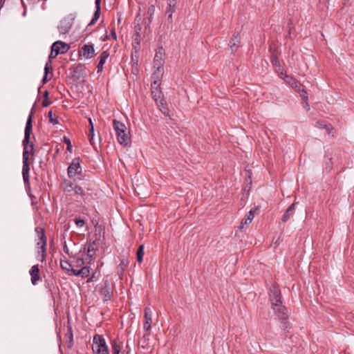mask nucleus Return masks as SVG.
<instances>
[{
	"label": "nucleus",
	"instance_id": "1",
	"mask_svg": "<svg viewBox=\"0 0 354 354\" xmlns=\"http://www.w3.org/2000/svg\"><path fill=\"white\" fill-rule=\"evenodd\" d=\"M32 111H31L30 115L28 117L25 127L24 138L22 141L24 147L22 176L24 182L26 185H30V166L28 162L29 155L30 154L32 156H33L35 154V145L32 142H30V134L32 130Z\"/></svg>",
	"mask_w": 354,
	"mask_h": 354
},
{
	"label": "nucleus",
	"instance_id": "2",
	"mask_svg": "<svg viewBox=\"0 0 354 354\" xmlns=\"http://www.w3.org/2000/svg\"><path fill=\"white\" fill-rule=\"evenodd\" d=\"M269 301L274 315H276L281 322L283 330H286L289 327L287 321L288 319V313L287 308L283 304L281 290L279 287L272 286L270 288Z\"/></svg>",
	"mask_w": 354,
	"mask_h": 354
},
{
	"label": "nucleus",
	"instance_id": "3",
	"mask_svg": "<svg viewBox=\"0 0 354 354\" xmlns=\"http://www.w3.org/2000/svg\"><path fill=\"white\" fill-rule=\"evenodd\" d=\"M269 301L274 315H276L281 322L283 330H286L289 327L287 321L288 319V313L287 308L283 304L281 290L279 287L272 286L270 288Z\"/></svg>",
	"mask_w": 354,
	"mask_h": 354
},
{
	"label": "nucleus",
	"instance_id": "4",
	"mask_svg": "<svg viewBox=\"0 0 354 354\" xmlns=\"http://www.w3.org/2000/svg\"><path fill=\"white\" fill-rule=\"evenodd\" d=\"M112 123L118 142L124 146L128 145L131 142V136L125 124L116 119H113Z\"/></svg>",
	"mask_w": 354,
	"mask_h": 354
},
{
	"label": "nucleus",
	"instance_id": "5",
	"mask_svg": "<svg viewBox=\"0 0 354 354\" xmlns=\"http://www.w3.org/2000/svg\"><path fill=\"white\" fill-rule=\"evenodd\" d=\"M92 350L93 354H109L108 346L102 335L98 334L94 335Z\"/></svg>",
	"mask_w": 354,
	"mask_h": 354
},
{
	"label": "nucleus",
	"instance_id": "6",
	"mask_svg": "<svg viewBox=\"0 0 354 354\" xmlns=\"http://www.w3.org/2000/svg\"><path fill=\"white\" fill-rule=\"evenodd\" d=\"M73 191L75 194L80 195L84 201H89L92 198L93 189L90 183H83L81 185H75Z\"/></svg>",
	"mask_w": 354,
	"mask_h": 354
},
{
	"label": "nucleus",
	"instance_id": "7",
	"mask_svg": "<svg viewBox=\"0 0 354 354\" xmlns=\"http://www.w3.org/2000/svg\"><path fill=\"white\" fill-rule=\"evenodd\" d=\"M98 250L96 241H94L93 242H89L87 245H84L80 252H82L84 254L86 255L85 260L87 263H90L91 261L94 260L96 256V252Z\"/></svg>",
	"mask_w": 354,
	"mask_h": 354
},
{
	"label": "nucleus",
	"instance_id": "8",
	"mask_svg": "<svg viewBox=\"0 0 354 354\" xmlns=\"http://www.w3.org/2000/svg\"><path fill=\"white\" fill-rule=\"evenodd\" d=\"M113 284L108 279H104L103 285L100 289V294L102 297L104 302L111 299L113 297Z\"/></svg>",
	"mask_w": 354,
	"mask_h": 354
},
{
	"label": "nucleus",
	"instance_id": "9",
	"mask_svg": "<svg viewBox=\"0 0 354 354\" xmlns=\"http://www.w3.org/2000/svg\"><path fill=\"white\" fill-rule=\"evenodd\" d=\"M35 232L38 234V238L39 241L37 243V245L40 246L41 252V261L43 262L46 258V243L47 239L45 235L44 230L41 227H37L35 228Z\"/></svg>",
	"mask_w": 354,
	"mask_h": 354
},
{
	"label": "nucleus",
	"instance_id": "10",
	"mask_svg": "<svg viewBox=\"0 0 354 354\" xmlns=\"http://www.w3.org/2000/svg\"><path fill=\"white\" fill-rule=\"evenodd\" d=\"M80 163L81 159L80 158H75L73 159L67 169V174L69 178H73L75 175L81 174L82 167L80 166Z\"/></svg>",
	"mask_w": 354,
	"mask_h": 354
},
{
	"label": "nucleus",
	"instance_id": "11",
	"mask_svg": "<svg viewBox=\"0 0 354 354\" xmlns=\"http://www.w3.org/2000/svg\"><path fill=\"white\" fill-rule=\"evenodd\" d=\"M165 50L162 46L158 47L156 50L153 59V68H163L165 63Z\"/></svg>",
	"mask_w": 354,
	"mask_h": 354
},
{
	"label": "nucleus",
	"instance_id": "12",
	"mask_svg": "<svg viewBox=\"0 0 354 354\" xmlns=\"http://www.w3.org/2000/svg\"><path fill=\"white\" fill-rule=\"evenodd\" d=\"M73 24V18L67 17L64 18L58 26V30L60 34H67L71 29Z\"/></svg>",
	"mask_w": 354,
	"mask_h": 354
},
{
	"label": "nucleus",
	"instance_id": "13",
	"mask_svg": "<svg viewBox=\"0 0 354 354\" xmlns=\"http://www.w3.org/2000/svg\"><path fill=\"white\" fill-rule=\"evenodd\" d=\"M155 71H153L151 75V88L155 87H160V80L163 76L164 69L163 68H154Z\"/></svg>",
	"mask_w": 354,
	"mask_h": 354
},
{
	"label": "nucleus",
	"instance_id": "14",
	"mask_svg": "<svg viewBox=\"0 0 354 354\" xmlns=\"http://www.w3.org/2000/svg\"><path fill=\"white\" fill-rule=\"evenodd\" d=\"M53 52L56 55L64 54L70 48V46L62 41H57L53 44Z\"/></svg>",
	"mask_w": 354,
	"mask_h": 354
},
{
	"label": "nucleus",
	"instance_id": "15",
	"mask_svg": "<svg viewBox=\"0 0 354 354\" xmlns=\"http://www.w3.org/2000/svg\"><path fill=\"white\" fill-rule=\"evenodd\" d=\"M178 0H167V8L165 11V16L170 24L172 23V15L176 12V6Z\"/></svg>",
	"mask_w": 354,
	"mask_h": 354
},
{
	"label": "nucleus",
	"instance_id": "16",
	"mask_svg": "<svg viewBox=\"0 0 354 354\" xmlns=\"http://www.w3.org/2000/svg\"><path fill=\"white\" fill-rule=\"evenodd\" d=\"M82 55L86 59H91V58L93 57L95 55L93 44H84L82 47V50L80 51V55H82Z\"/></svg>",
	"mask_w": 354,
	"mask_h": 354
},
{
	"label": "nucleus",
	"instance_id": "17",
	"mask_svg": "<svg viewBox=\"0 0 354 354\" xmlns=\"http://www.w3.org/2000/svg\"><path fill=\"white\" fill-rule=\"evenodd\" d=\"M258 210H259V207H253L252 209H251L250 210V212H249L248 215L247 216V217H246V218H244L241 221V223H240V225L239 226V230H241V229L244 227V225H248V224H250V223L252 221V220H253V218H254V214H255V213H256V212H257Z\"/></svg>",
	"mask_w": 354,
	"mask_h": 354
},
{
	"label": "nucleus",
	"instance_id": "18",
	"mask_svg": "<svg viewBox=\"0 0 354 354\" xmlns=\"http://www.w3.org/2000/svg\"><path fill=\"white\" fill-rule=\"evenodd\" d=\"M85 69V65L83 64H75L70 68L73 71V76L77 79H80L83 76V72Z\"/></svg>",
	"mask_w": 354,
	"mask_h": 354
},
{
	"label": "nucleus",
	"instance_id": "19",
	"mask_svg": "<svg viewBox=\"0 0 354 354\" xmlns=\"http://www.w3.org/2000/svg\"><path fill=\"white\" fill-rule=\"evenodd\" d=\"M29 272L31 276V282L32 285H36L41 279L38 265L32 266Z\"/></svg>",
	"mask_w": 354,
	"mask_h": 354
},
{
	"label": "nucleus",
	"instance_id": "20",
	"mask_svg": "<svg viewBox=\"0 0 354 354\" xmlns=\"http://www.w3.org/2000/svg\"><path fill=\"white\" fill-rule=\"evenodd\" d=\"M151 95L156 104H159L160 102H165L164 95L160 87L151 88Z\"/></svg>",
	"mask_w": 354,
	"mask_h": 354
},
{
	"label": "nucleus",
	"instance_id": "21",
	"mask_svg": "<svg viewBox=\"0 0 354 354\" xmlns=\"http://www.w3.org/2000/svg\"><path fill=\"white\" fill-rule=\"evenodd\" d=\"M145 323H144V330L148 331L151 328V311L149 307H146L145 308Z\"/></svg>",
	"mask_w": 354,
	"mask_h": 354
},
{
	"label": "nucleus",
	"instance_id": "22",
	"mask_svg": "<svg viewBox=\"0 0 354 354\" xmlns=\"http://www.w3.org/2000/svg\"><path fill=\"white\" fill-rule=\"evenodd\" d=\"M64 337L67 344V347L68 348H71L73 346V333L69 322H68L67 332L66 333Z\"/></svg>",
	"mask_w": 354,
	"mask_h": 354
},
{
	"label": "nucleus",
	"instance_id": "23",
	"mask_svg": "<svg viewBox=\"0 0 354 354\" xmlns=\"http://www.w3.org/2000/svg\"><path fill=\"white\" fill-rule=\"evenodd\" d=\"M100 2L101 0H95V11L94 12L93 17L90 21V23L88 24V26H91L94 25L96 21L98 20L100 16Z\"/></svg>",
	"mask_w": 354,
	"mask_h": 354
},
{
	"label": "nucleus",
	"instance_id": "24",
	"mask_svg": "<svg viewBox=\"0 0 354 354\" xmlns=\"http://www.w3.org/2000/svg\"><path fill=\"white\" fill-rule=\"evenodd\" d=\"M241 43V37L239 33H235L232 35L230 41V47L232 51L236 50Z\"/></svg>",
	"mask_w": 354,
	"mask_h": 354
},
{
	"label": "nucleus",
	"instance_id": "25",
	"mask_svg": "<svg viewBox=\"0 0 354 354\" xmlns=\"http://www.w3.org/2000/svg\"><path fill=\"white\" fill-rule=\"evenodd\" d=\"M109 56V53L107 50H104L102 52V53L100 55V61L97 64V73H102L103 71V66L104 63L106 62V59Z\"/></svg>",
	"mask_w": 354,
	"mask_h": 354
},
{
	"label": "nucleus",
	"instance_id": "26",
	"mask_svg": "<svg viewBox=\"0 0 354 354\" xmlns=\"http://www.w3.org/2000/svg\"><path fill=\"white\" fill-rule=\"evenodd\" d=\"M295 205H296V203L294 202L292 204H291L288 207V208L286 209L285 213L283 214L281 221L283 223L288 221L290 219V216L295 214Z\"/></svg>",
	"mask_w": 354,
	"mask_h": 354
},
{
	"label": "nucleus",
	"instance_id": "27",
	"mask_svg": "<svg viewBox=\"0 0 354 354\" xmlns=\"http://www.w3.org/2000/svg\"><path fill=\"white\" fill-rule=\"evenodd\" d=\"M75 185V184L72 183L70 180L64 178L60 185V187L64 192H71V191H73Z\"/></svg>",
	"mask_w": 354,
	"mask_h": 354
},
{
	"label": "nucleus",
	"instance_id": "28",
	"mask_svg": "<svg viewBox=\"0 0 354 354\" xmlns=\"http://www.w3.org/2000/svg\"><path fill=\"white\" fill-rule=\"evenodd\" d=\"M128 264L129 260L127 259H123L121 260L120 264L118 266L117 272L118 275L120 276V278H122Z\"/></svg>",
	"mask_w": 354,
	"mask_h": 354
},
{
	"label": "nucleus",
	"instance_id": "29",
	"mask_svg": "<svg viewBox=\"0 0 354 354\" xmlns=\"http://www.w3.org/2000/svg\"><path fill=\"white\" fill-rule=\"evenodd\" d=\"M121 351V346L117 340L111 342V354H119Z\"/></svg>",
	"mask_w": 354,
	"mask_h": 354
},
{
	"label": "nucleus",
	"instance_id": "30",
	"mask_svg": "<svg viewBox=\"0 0 354 354\" xmlns=\"http://www.w3.org/2000/svg\"><path fill=\"white\" fill-rule=\"evenodd\" d=\"M144 249H145L144 245H139V247L137 250L136 259H137V261L138 263H141L143 261Z\"/></svg>",
	"mask_w": 354,
	"mask_h": 354
},
{
	"label": "nucleus",
	"instance_id": "31",
	"mask_svg": "<svg viewBox=\"0 0 354 354\" xmlns=\"http://www.w3.org/2000/svg\"><path fill=\"white\" fill-rule=\"evenodd\" d=\"M158 106L160 107V111L166 116H169V110L168 107L167 106V104L165 102H160L159 104H156Z\"/></svg>",
	"mask_w": 354,
	"mask_h": 354
},
{
	"label": "nucleus",
	"instance_id": "32",
	"mask_svg": "<svg viewBox=\"0 0 354 354\" xmlns=\"http://www.w3.org/2000/svg\"><path fill=\"white\" fill-rule=\"evenodd\" d=\"M297 92L298 93H299L300 95V97H301V99L305 102H306L308 100V94H307V92L305 89L304 88H301V86H299V89L297 90Z\"/></svg>",
	"mask_w": 354,
	"mask_h": 354
},
{
	"label": "nucleus",
	"instance_id": "33",
	"mask_svg": "<svg viewBox=\"0 0 354 354\" xmlns=\"http://www.w3.org/2000/svg\"><path fill=\"white\" fill-rule=\"evenodd\" d=\"M48 118L49 119L50 123L53 124V125L59 123L57 117L53 115L51 111L48 113Z\"/></svg>",
	"mask_w": 354,
	"mask_h": 354
},
{
	"label": "nucleus",
	"instance_id": "34",
	"mask_svg": "<svg viewBox=\"0 0 354 354\" xmlns=\"http://www.w3.org/2000/svg\"><path fill=\"white\" fill-rule=\"evenodd\" d=\"M270 62L275 66H279V61L277 58V53H272L270 56Z\"/></svg>",
	"mask_w": 354,
	"mask_h": 354
},
{
	"label": "nucleus",
	"instance_id": "35",
	"mask_svg": "<svg viewBox=\"0 0 354 354\" xmlns=\"http://www.w3.org/2000/svg\"><path fill=\"white\" fill-rule=\"evenodd\" d=\"M90 273V268L88 266H84L80 269V276L82 278L87 277Z\"/></svg>",
	"mask_w": 354,
	"mask_h": 354
},
{
	"label": "nucleus",
	"instance_id": "36",
	"mask_svg": "<svg viewBox=\"0 0 354 354\" xmlns=\"http://www.w3.org/2000/svg\"><path fill=\"white\" fill-rule=\"evenodd\" d=\"M60 266L62 270L69 272L71 265L68 261H61Z\"/></svg>",
	"mask_w": 354,
	"mask_h": 354
},
{
	"label": "nucleus",
	"instance_id": "37",
	"mask_svg": "<svg viewBox=\"0 0 354 354\" xmlns=\"http://www.w3.org/2000/svg\"><path fill=\"white\" fill-rule=\"evenodd\" d=\"M63 141L67 145L66 150L71 152L72 150V145L70 138L66 136H64Z\"/></svg>",
	"mask_w": 354,
	"mask_h": 354
},
{
	"label": "nucleus",
	"instance_id": "38",
	"mask_svg": "<svg viewBox=\"0 0 354 354\" xmlns=\"http://www.w3.org/2000/svg\"><path fill=\"white\" fill-rule=\"evenodd\" d=\"M94 127H92V128L89 129V133H88V139L91 145H93L95 144L94 142Z\"/></svg>",
	"mask_w": 354,
	"mask_h": 354
},
{
	"label": "nucleus",
	"instance_id": "39",
	"mask_svg": "<svg viewBox=\"0 0 354 354\" xmlns=\"http://www.w3.org/2000/svg\"><path fill=\"white\" fill-rule=\"evenodd\" d=\"M53 71V68L51 66V61L48 60L44 67V74L48 75L50 71Z\"/></svg>",
	"mask_w": 354,
	"mask_h": 354
},
{
	"label": "nucleus",
	"instance_id": "40",
	"mask_svg": "<svg viewBox=\"0 0 354 354\" xmlns=\"http://www.w3.org/2000/svg\"><path fill=\"white\" fill-rule=\"evenodd\" d=\"M75 223L78 227H83L85 224V221L80 218H76L75 219Z\"/></svg>",
	"mask_w": 354,
	"mask_h": 354
},
{
	"label": "nucleus",
	"instance_id": "41",
	"mask_svg": "<svg viewBox=\"0 0 354 354\" xmlns=\"http://www.w3.org/2000/svg\"><path fill=\"white\" fill-rule=\"evenodd\" d=\"M155 12V6L151 5L147 11V15H153Z\"/></svg>",
	"mask_w": 354,
	"mask_h": 354
},
{
	"label": "nucleus",
	"instance_id": "42",
	"mask_svg": "<svg viewBox=\"0 0 354 354\" xmlns=\"http://www.w3.org/2000/svg\"><path fill=\"white\" fill-rule=\"evenodd\" d=\"M324 129H326L327 133L328 135H332V136H334V135H333L334 128L333 127H332L331 126L327 125V124H324Z\"/></svg>",
	"mask_w": 354,
	"mask_h": 354
},
{
	"label": "nucleus",
	"instance_id": "43",
	"mask_svg": "<svg viewBox=\"0 0 354 354\" xmlns=\"http://www.w3.org/2000/svg\"><path fill=\"white\" fill-rule=\"evenodd\" d=\"M153 15H147V19L145 20V24L146 26H149L152 21Z\"/></svg>",
	"mask_w": 354,
	"mask_h": 354
},
{
	"label": "nucleus",
	"instance_id": "44",
	"mask_svg": "<svg viewBox=\"0 0 354 354\" xmlns=\"http://www.w3.org/2000/svg\"><path fill=\"white\" fill-rule=\"evenodd\" d=\"M69 272H71L73 273V275L75 276H80V270H77V269H74V268H71Z\"/></svg>",
	"mask_w": 354,
	"mask_h": 354
},
{
	"label": "nucleus",
	"instance_id": "45",
	"mask_svg": "<svg viewBox=\"0 0 354 354\" xmlns=\"http://www.w3.org/2000/svg\"><path fill=\"white\" fill-rule=\"evenodd\" d=\"M51 102L48 100V98H44L42 101V106L44 107H47L50 105Z\"/></svg>",
	"mask_w": 354,
	"mask_h": 354
},
{
	"label": "nucleus",
	"instance_id": "46",
	"mask_svg": "<svg viewBox=\"0 0 354 354\" xmlns=\"http://www.w3.org/2000/svg\"><path fill=\"white\" fill-rule=\"evenodd\" d=\"M56 53L53 52V46H51V53L49 55L48 60L51 61V59H54L57 57Z\"/></svg>",
	"mask_w": 354,
	"mask_h": 354
},
{
	"label": "nucleus",
	"instance_id": "47",
	"mask_svg": "<svg viewBox=\"0 0 354 354\" xmlns=\"http://www.w3.org/2000/svg\"><path fill=\"white\" fill-rule=\"evenodd\" d=\"M111 35L112 36V37L114 39H117V35H116V32H115V30L114 28H113L111 30Z\"/></svg>",
	"mask_w": 354,
	"mask_h": 354
},
{
	"label": "nucleus",
	"instance_id": "48",
	"mask_svg": "<svg viewBox=\"0 0 354 354\" xmlns=\"http://www.w3.org/2000/svg\"><path fill=\"white\" fill-rule=\"evenodd\" d=\"M41 82H42L43 84H46L48 82V75L44 74V77L42 78Z\"/></svg>",
	"mask_w": 354,
	"mask_h": 354
},
{
	"label": "nucleus",
	"instance_id": "49",
	"mask_svg": "<svg viewBox=\"0 0 354 354\" xmlns=\"http://www.w3.org/2000/svg\"><path fill=\"white\" fill-rule=\"evenodd\" d=\"M317 124L319 127L324 129V124L322 121H317Z\"/></svg>",
	"mask_w": 354,
	"mask_h": 354
},
{
	"label": "nucleus",
	"instance_id": "50",
	"mask_svg": "<svg viewBox=\"0 0 354 354\" xmlns=\"http://www.w3.org/2000/svg\"><path fill=\"white\" fill-rule=\"evenodd\" d=\"M95 280V277L94 274H93L91 277H89L88 279H87V282L89 283V282H92V281H94Z\"/></svg>",
	"mask_w": 354,
	"mask_h": 354
},
{
	"label": "nucleus",
	"instance_id": "51",
	"mask_svg": "<svg viewBox=\"0 0 354 354\" xmlns=\"http://www.w3.org/2000/svg\"><path fill=\"white\" fill-rule=\"evenodd\" d=\"M64 251L66 253V254H68V252H69V250H68V248L66 243V242L64 243Z\"/></svg>",
	"mask_w": 354,
	"mask_h": 354
},
{
	"label": "nucleus",
	"instance_id": "52",
	"mask_svg": "<svg viewBox=\"0 0 354 354\" xmlns=\"http://www.w3.org/2000/svg\"><path fill=\"white\" fill-rule=\"evenodd\" d=\"M48 95H49V93L47 90H46L44 92V98H48Z\"/></svg>",
	"mask_w": 354,
	"mask_h": 354
},
{
	"label": "nucleus",
	"instance_id": "53",
	"mask_svg": "<svg viewBox=\"0 0 354 354\" xmlns=\"http://www.w3.org/2000/svg\"><path fill=\"white\" fill-rule=\"evenodd\" d=\"M304 108L306 109V111L310 110V106H309V104H308V101L306 102H305Z\"/></svg>",
	"mask_w": 354,
	"mask_h": 354
},
{
	"label": "nucleus",
	"instance_id": "54",
	"mask_svg": "<svg viewBox=\"0 0 354 354\" xmlns=\"http://www.w3.org/2000/svg\"><path fill=\"white\" fill-rule=\"evenodd\" d=\"M88 122H89V127H90V128H92V127H94L93 124V122H92L91 118L88 119Z\"/></svg>",
	"mask_w": 354,
	"mask_h": 354
},
{
	"label": "nucleus",
	"instance_id": "55",
	"mask_svg": "<svg viewBox=\"0 0 354 354\" xmlns=\"http://www.w3.org/2000/svg\"><path fill=\"white\" fill-rule=\"evenodd\" d=\"M5 1L6 0H0V8L3 6Z\"/></svg>",
	"mask_w": 354,
	"mask_h": 354
},
{
	"label": "nucleus",
	"instance_id": "56",
	"mask_svg": "<svg viewBox=\"0 0 354 354\" xmlns=\"http://www.w3.org/2000/svg\"><path fill=\"white\" fill-rule=\"evenodd\" d=\"M299 86H301V84H298L297 83H296L295 86V91H297V89H299Z\"/></svg>",
	"mask_w": 354,
	"mask_h": 354
},
{
	"label": "nucleus",
	"instance_id": "57",
	"mask_svg": "<svg viewBox=\"0 0 354 354\" xmlns=\"http://www.w3.org/2000/svg\"><path fill=\"white\" fill-rule=\"evenodd\" d=\"M79 261H81L82 265L84 263V260L83 259H80Z\"/></svg>",
	"mask_w": 354,
	"mask_h": 354
},
{
	"label": "nucleus",
	"instance_id": "58",
	"mask_svg": "<svg viewBox=\"0 0 354 354\" xmlns=\"http://www.w3.org/2000/svg\"><path fill=\"white\" fill-rule=\"evenodd\" d=\"M348 0H344V1H348Z\"/></svg>",
	"mask_w": 354,
	"mask_h": 354
},
{
	"label": "nucleus",
	"instance_id": "59",
	"mask_svg": "<svg viewBox=\"0 0 354 354\" xmlns=\"http://www.w3.org/2000/svg\"><path fill=\"white\" fill-rule=\"evenodd\" d=\"M127 354H129V352H127Z\"/></svg>",
	"mask_w": 354,
	"mask_h": 354
}]
</instances>
